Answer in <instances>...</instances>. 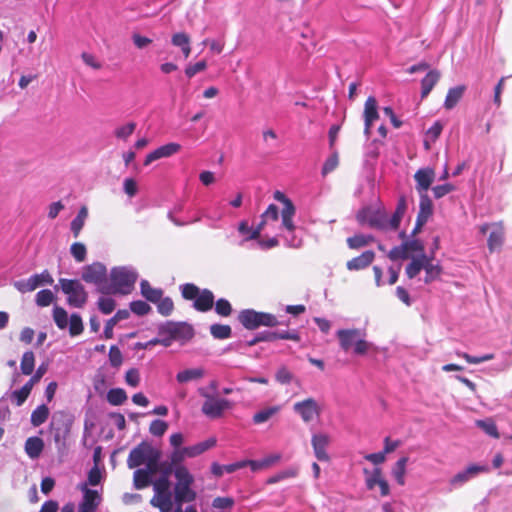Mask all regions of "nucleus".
I'll use <instances>...</instances> for the list:
<instances>
[{
	"label": "nucleus",
	"mask_w": 512,
	"mask_h": 512,
	"mask_svg": "<svg viewBox=\"0 0 512 512\" xmlns=\"http://www.w3.org/2000/svg\"><path fill=\"white\" fill-rule=\"evenodd\" d=\"M238 320L248 330H255L260 326L275 327L279 324L275 315L267 312H258L253 309L240 311Z\"/></svg>",
	"instance_id": "39448f33"
},
{
	"label": "nucleus",
	"mask_w": 512,
	"mask_h": 512,
	"mask_svg": "<svg viewBox=\"0 0 512 512\" xmlns=\"http://www.w3.org/2000/svg\"><path fill=\"white\" fill-rule=\"evenodd\" d=\"M375 259V253L372 250H366L359 256H356L346 263L349 271H359L369 267Z\"/></svg>",
	"instance_id": "f3484780"
},
{
	"label": "nucleus",
	"mask_w": 512,
	"mask_h": 512,
	"mask_svg": "<svg viewBox=\"0 0 512 512\" xmlns=\"http://www.w3.org/2000/svg\"><path fill=\"white\" fill-rule=\"evenodd\" d=\"M151 452H153V448L151 447V445L148 444L147 442H141L130 451L127 459L128 467H139L140 465L145 463Z\"/></svg>",
	"instance_id": "ddd939ff"
},
{
	"label": "nucleus",
	"mask_w": 512,
	"mask_h": 512,
	"mask_svg": "<svg viewBox=\"0 0 512 512\" xmlns=\"http://www.w3.org/2000/svg\"><path fill=\"white\" fill-rule=\"evenodd\" d=\"M141 295L149 302L156 304L164 292L161 288H154L147 280H142L140 283Z\"/></svg>",
	"instance_id": "4be33fe9"
},
{
	"label": "nucleus",
	"mask_w": 512,
	"mask_h": 512,
	"mask_svg": "<svg viewBox=\"0 0 512 512\" xmlns=\"http://www.w3.org/2000/svg\"><path fill=\"white\" fill-rule=\"evenodd\" d=\"M379 118L378 105L375 97L370 96L366 99L364 104V122L373 124Z\"/></svg>",
	"instance_id": "bb28decb"
},
{
	"label": "nucleus",
	"mask_w": 512,
	"mask_h": 512,
	"mask_svg": "<svg viewBox=\"0 0 512 512\" xmlns=\"http://www.w3.org/2000/svg\"><path fill=\"white\" fill-rule=\"evenodd\" d=\"M153 489L155 493L170 492V480L165 476H160L153 482Z\"/></svg>",
	"instance_id": "e2e57ef3"
},
{
	"label": "nucleus",
	"mask_w": 512,
	"mask_h": 512,
	"mask_svg": "<svg viewBox=\"0 0 512 512\" xmlns=\"http://www.w3.org/2000/svg\"><path fill=\"white\" fill-rule=\"evenodd\" d=\"M54 299L55 296L51 290L43 289L36 294L35 301L39 307H47L54 301Z\"/></svg>",
	"instance_id": "de8ad7c7"
},
{
	"label": "nucleus",
	"mask_w": 512,
	"mask_h": 512,
	"mask_svg": "<svg viewBox=\"0 0 512 512\" xmlns=\"http://www.w3.org/2000/svg\"><path fill=\"white\" fill-rule=\"evenodd\" d=\"M174 476L177 480L174 486V497L178 505L185 502H193L197 494L191 489L194 483V477L185 466H178L174 470Z\"/></svg>",
	"instance_id": "7ed1b4c3"
},
{
	"label": "nucleus",
	"mask_w": 512,
	"mask_h": 512,
	"mask_svg": "<svg viewBox=\"0 0 512 512\" xmlns=\"http://www.w3.org/2000/svg\"><path fill=\"white\" fill-rule=\"evenodd\" d=\"M160 453L153 449V452L148 456L147 462H146V471H149L151 475L158 472V469L160 468L159 463Z\"/></svg>",
	"instance_id": "603ef678"
},
{
	"label": "nucleus",
	"mask_w": 512,
	"mask_h": 512,
	"mask_svg": "<svg viewBox=\"0 0 512 512\" xmlns=\"http://www.w3.org/2000/svg\"><path fill=\"white\" fill-rule=\"evenodd\" d=\"M388 258L392 261L409 258V255L406 253L404 244L402 243L399 246L393 247L388 253Z\"/></svg>",
	"instance_id": "69168bd1"
},
{
	"label": "nucleus",
	"mask_w": 512,
	"mask_h": 512,
	"mask_svg": "<svg viewBox=\"0 0 512 512\" xmlns=\"http://www.w3.org/2000/svg\"><path fill=\"white\" fill-rule=\"evenodd\" d=\"M49 416V409L45 404L38 406L31 413V424L34 427H38L46 422Z\"/></svg>",
	"instance_id": "c9c22d12"
},
{
	"label": "nucleus",
	"mask_w": 512,
	"mask_h": 512,
	"mask_svg": "<svg viewBox=\"0 0 512 512\" xmlns=\"http://www.w3.org/2000/svg\"><path fill=\"white\" fill-rule=\"evenodd\" d=\"M137 274L125 267H115L110 272V294H128L134 287Z\"/></svg>",
	"instance_id": "20e7f679"
},
{
	"label": "nucleus",
	"mask_w": 512,
	"mask_h": 512,
	"mask_svg": "<svg viewBox=\"0 0 512 512\" xmlns=\"http://www.w3.org/2000/svg\"><path fill=\"white\" fill-rule=\"evenodd\" d=\"M43 449L44 441L40 437H29L25 442V452L31 459L38 458Z\"/></svg>",
	"instance_id": "a878e982"
},
{
	"label": "nucleus",
	"mask_w": 512,
	"mask_h": 512,
	"mask_svg": "<svg viewBox=\"0 0 512 512\" xmlns=\"http://www.w3.org/2000/svg\"><path fill=\"white\" fill-rule=\"evenodd\" d=\"M425 253L412 258V261L406 266L405 273L409 279L415 278L424 266Z\"/></svg>",
	"instance_id": "473e14b6"
},
{
	"label": "nucleus",
	"mask_w": 512,
	"mask_h": 512,
	"mask_svg": "<svg viewBox=\"0 0 512 512\" xmlns=\"http://www.w3.org/2000/svg\"><path fill=\"white\" fill-rule=\"evenodd\" d=\"M293 410L300 415L305 423L311 422L321 414V407L312 397L296 402L293 405Z\"/></svg>",
	"instance_id": "9d476101"
},
{
	"label": "nucleus",
	"mask_w": 512,
	"mask_h": 512,
	"mask_svg": "<svg viewBox=\"0 0 512 512\" xmlns=\"http://www.w3.org/2000/svg\"><path fill=\"white\" fill-rule=\"evenodd\" d=\"M489 468L485 465H476L472 464L468 466L464 471L458 472L456 475H454L451 480V485H459L467 482L471 477L483 473L488 472Z\"/></svg>",
	"instance_id": "a211bd4d"
},
{
	"label": "nucleus",
	"mask_w": 512,
	"mask_h": 512,
	"mask_svg": "<svg viewBox=\"0 0 512 512\" xmlns=\"http://www.w3.org/2000/svg\"><path fill=\"white\" fill-rule=\"evenodd\" d=\"M61 290L67 295L68 305L75 308H82L88 299L85 287L76 279H59Z\"/></svg>",
	"instance_id": "423d86ee"
},
{
	"label": "nucleus",
	"mask_w": 512,
	"mask_h": 512,
	"mask_svg": "<svg viewBox=\"0 0 512 512\" xmlns=\"http://www.w3.org/2000/svg\"><path fill=\"white\" fill-rule=\"evenodd\" d=\"M466 87L464 85L456 86L453 88H450L447 92L445 101H444V107L447 110L453 109L460 99L462 98Z\"/></svg>",
	"instance_id": "cd10ccee"
},
{
	"label": "nucleus",
	"mask_w": 512,
	"mask_h": 512,
	"mask_svg": "<svg viewBox=\"0 0 512 512\" xmlns=\"http://www.w3.org/2000/svg\"><path fill=\"white\" fill-rule=\"evenodd\" d=\"M109 361L116 368L120 367L123 362L122 353L116 345H112L109 349Z\"/></svg>",
	"instance_id": "680f3d73"
},
{
	"label": "nucleus",
	"mask_w": 512,
	"mask_h": 512,
	"mask_svg": "<svg viewBox=\"0 0 512 512\" xmlns=\"http://www.w3.org/2000/svg\"><path fill=\"white\" fill-rule=\"evenodd\" d=\"M70 252L77 262H83L86 259L87 250L83 243L75 242L70 247Z\"/></svg>",
	"instance_id": "5fc2aeb1"
},
{
	"label": "nucleus",
	"mask_w": 512,
	"mask_h": 512,
	"mask_svg": "<svg viewBox=\"0 0 512 512\" xmlns=\"http://www.w3.org/2000/svg\"><path fill=\"white\" fill-rule=\"evenodd\" d=\"M363 472L366 476L365 484L368 490H373L375 486H378L382 497L389 495L390 487L388 482L382 477L381 468L376 467L371 472L368 469H364Z\"/></svg>",
	"instance_id": "9b49d317"
},
{
	"label": "nucleus",
	"mask_w": 512,
	"mask_h": 512,
	"mask_svg": "<svg viewBox=\"0 0 512 512\" xmlns=\"http://www.w3.org/2000/svg\"><path fill=\"white\" fill-rule=\"evenodd\" d=\"M206 68H207V62L205 60H202L193 65H188L185 68V74L188 78H192L197 73L204 71Z\"/></svg>",
	"instance_id": "774afa93"
},
{
	"label": "nucleus",
	"mask_w": 512,
	"mask_h": 512,
	"mask_svg": "<svg viewBox=\"0 0 512 512\" xmlns=\"http://www.w3.org/2000/svg\"><path fill=\"white\" fill-rule=\"evenodd\" d=\"M457 356L465 359L469 364H479L482 362H486L492 360L494 358L493 354H486L480 357L471 356L465 352H457Z\"/></svg>",
	"instance_id": "13d9d810"
},
{
	"label": "nucleus",
	"mask_w": 512,
	"mask_h": 512,
	"mask_svg": "<svg viewBox=\"0 0 512 512\" xmlns=\"http://www.w3.org/2000/svg\"><path fill=\"white\" fill-rule=\"evenodd\" d=\"M98 308L103 314H110L114 311L116 303L112 298L101 297L98 300Z\"/></svg>",
	"instance_id": "bf43d9fd"
},
{
	"label": "nucleus",
	"mask_w": 512,
	"mask_h": 512,
	"mask_svg": "<svg viewBox=\"0 0 512 512\" xmlns=\"http://www.w3.org/2000/svg\"><path fill=\"white\" fill-rule=\"evenodd\" d=\"M150 503L157 507L160 512H171L173 508L171 492L155 493Z\"/></svg>",
	"instance_id": "5701e85b"
},
{
	"label": "nucleus",
	"mask_w": 512,
	"mask_h": 512,
	"mask_svg": "<svg viewBox=\"0 0 512 512\" xmlns=\"http://www.w3.org/2000/svg\"><path fill=\"white\" fill-rule=\"evenodd\" d=\"M158 335H170L173 341L186 343L194 337V328L186 322L167 321L158 327Z\"/></svg>",
	"instance_id": "6e6552de"
},
{
	"label": "nucleus",
	"mask_w": 512,
	"mask_h": 512,
	"mask_svg": "<svg viewBox=\"0 0 512 512\" xmlns=\"http://www.w3.org/2000/svg\"><path fill=\"white\" fill-rule=\"evenodd\" d=\"M332 154L326 159L322 167V175L326 176L330 172L334 171L339 164V157L337 150H331Z\"/></svg>",
	"instance_id": "49530a36"
},
{
	"label": "nucleus",
	"mask_w": 512,
	"mask_h": 512,
	"mask_svg": "<svg viewBox=\"0 0 512 512\" xmlns=\"http://www.w3.org/2000/svg\"><path fill=\"white\" fill-rule=\"evenodd\" d=\"M88 216V209L86 206H82L78 211L77 216L71 222V231L73 236L77 238L85 224V220Z\"/></svg>",
	"instance_id": "7c9ffc66"
},
{
	"label": "nucleus",
	"mask_w": 512,
	"mask_h": 512,
	"mask_svg": "<svg viewBox=\"0 0 512 512\" xmlns=\"http://www.w3.org/2000/svg\"><path fill=\"white\" fill-rule=\"evenodd\" d=\"M454 190L455 186L450 183L437 185L432 188L433 195L436 199H440Z\"/></svg>",
	"instance_id": "0e129e2a"
},
{
	"label": "nucleus",
	"mask_w": 512,
	"mask_h": 512,
	"mask_svg": "<svg viewBox=\"0 0 512 512\" xmlns=\"http://www.w3.org/2000/svg\"><path fill=\"white\" fill-rule=\"evenodd\" d=\"M275 379L281 384H289L293 379V374L287 367L281 366L275 374Z\"/></svg>",
	"instance_id": "338daca9"
},
{
	"label": "nucleus",
	"mask_w": 512,
	"mask_h": 512,
	"mask_svg": "<svg viewBox=\"0 0 512 512\" xmlns=\"http://www.w3.org/2000/svg\"><path fill=\"white\" fill-rule=\"evenodd\" d=\"M130 310L138 316H144L149 314L152 308L145 301L137 300L130 303Z\"/></svg>",
	"instance_id": "864d4df0"
},
{
	"label": "nucleus",
	"mask_w": 512,
	"mask_h": 512,
	"mask_svg": "<svg viewBox=\"0 0 512 512\" xmlns=\"http://www.w3.org/2000/svg\"><path fill=\"white\" fill-rule=\"evenodd\" d=\"M491 232L487 240V246L490 252H494L502 247L504 242V227L501 223H492Z\"/></svg>",
	"instance_id": "6ab92c4d"
},
{
	"label": "nucleus",
	"mask_w": 512,
	"mask_h": 512,
	"mask_svg": "<svg viewBox=\"0 0 512 512\" xmlns=\"http://www.w3.org/2000/svg\"><path fill=\"white\" fill-rule=\"evenodd\" d=\"M299 474V469L297 467H289L283 471H280L276 473L275 475L269 477L267 479V484H275L277 482H280L282 480L288 479V478H295Z\"/></svg>",
	"instance_id": "58836bf2"
},
{
	"label": "nucleus",
	"mask_w": 512,
	"mask_h": 512,
	"mask_svg": "<svg viewBox=\"0 0 512 512\" xmlns=\"http://www.w3.org/2000/svg\"><path fill=\"white\" fill-rule=\"evenodd\" d=\"M330 436L325 433L313 434L311 438V444L314 450L315 457L322 462H329L330 456L326 451V448L330 444Z\"/></svg>",
	"instance_id": "4468645a"
},
{
	"label": "nucleus",
	"mask_w": 512,
	"mask_h": 512,
	"mask_svg": "<svg viewBox=\"0 0 512 512\" xmlns=\"http://www.w3.org/2000/svg\"><path fill=\"white\" fill-rule=\"evenodd\" d=\"M416 190L419 194H427L428 189L435 179V172L432 168L418 169L414 174Z\"/></svg>",
	"instance_id": "dca6fc26"
},
{
	"label": "nucleus",
	"mask_w": 512,
	"mask_h": 512,
	"mask_svg": "<svg viewBox=\"0 0 512 512\" xmlns=\"http://www.w3.org/2000/svg\"><path fill=\"white\" fill-rule=\"evenodd\" d=\"M420 201H419V212L417 215V218H420V221L425 220L428 221V219L433 214V203L428 194H419Z\"/></svg>",
	"instance_id": "c756f323"
},
{
	"label": "nucleus",
	"mask_w": 512,
	"mask_h": 512,
	"mask_svg": "<svg viewBox=\"0 0 512 512\" xmlns=\"http://www.w3.org/2000/svg\"><path fill=\"white\" fill-rule=\"evenodd\" d=\"M408 460V457H401L400 459L397 460L392 470V474L396 482L401 486L405 484L406 465L408 463Z\"/></svg>",
	"instance_id": "f704fd0d"
},
{
	"label": "nucleus",
	"mask_w": 512,
	"mask_h": 512,
	"mask_svg": "<svg viewBox=\"0 0 512 512\" xmlns=\"http://www.w3.org/2000/svg\"><path fill=\"white\" fill-rule=\"evenodd\" d=\"M167 429L168 423L160 419L153 420L149 426V432L157 437L163 436Z\"/></svg>",
	"instance_id": "4d7b16f0"
},
{
	"label": "nucleus",
	"mask_w": 512,
	"mask_h": 512,
	"mask_svg": "<svg viewBox=\"0 0 512 512\" xmlns=\"http://www.w3.org/2000/svg\"><path fill=\"white\" fill-rule=\"evenodd\" d=\"M214 305V294L209 289H203L193 303V307L199 312H207Z\"/></svg>",
	"instance_id": "aec40b11"
},
{
	"label": "nucleus",
	"mask_w": 512,
	"mask_h": 512,
	"mask_svg": "<svg viewBox=\"0 0 512 512\" xmlns=\"http://www.w3.org/2000/svg\"><path fill=\"white\" fill-rule=\"evenodd\" d=\"M336 335L341 349L345 352L353 349L356 355H364L371 347V344L365 340L366 333L363 330L340 329Z\"/></svg>",
	"instance_id": "f03ea898"
},
{
	"label": "nucleus",
	"mask_w": 512,
	"mask_h": 512,
	"mask_svg": "<svg viewBox=\"0 0 512 512\" xmlns=\"http://www.w3.org/2000/svg\"><path fill=\"white\" fill-rule=\"evenodd\" d=\"M210 333L215 339H227L232 334V329L229 325L213 324L210 326Z\"/></svg>",
	"instance_id": "a19ab883"
},
{
	"label": "nucleus",
	"mask_w": 512,
	"mask_h": 512,
	"mask_svg": "<svg viewBox=\"0 0 512 512\" xmlns=\"http://www.w3.org/2000/svg\"><path fill=\"white\" fill-rule=\"evenodd\" d=\"M151 474L144 469H137L133 475L134 487L138 490L148 487L152 483Z\"/></svg>",
	"instance_id": "2f4dec72"
},
{
	"label": "nucleus",
	"mask_w": 512,
	"mask_h": 512,
	"mask_svg": "<svg viewBox=\"0 0 512 512\" xmlns=\"http://www.w3.org/2000/svg\"><path fill=\"white\" fill-rule=\"evenodd\" d=\"M135 129H136V123L135 122H129V123L123 125V126H120V127L116 128L115 131H114V135L118 139L127 140L128 137H130L133 134Z\"/></svg>",
	"instance_id": "3c124183"
},
{
	"label": "nucleus",
	"mask_w": 512,
	"mask_h": 512,
	"mask_svg": "<svg viewBox=\"0 0 512 512\" xmlns=\"http://www.w3.org/2000/svg\"><path fill=\"white\" fill-rule=\"evenodd\" d=\"M35 368V355L32 351H26L20 362L22 374L31 375Z\"/></svg>",
	"instance_id": "e433bc0d"
},
{
	"label": "nucleus",
	"mask_w": 512,
	"mask_h": 512,
	"mask_svg": "<svg viewBox=\"0 0 512 512\" xmlns=\"http://www.w3.org/2000/svg\"><path fill=\"white\" fill-rule=\"evenodd\" d=\"M438 70H430L421 81V98H426L440 79Z\"/></svg>",
	"instance_id": "b1692460"
},
{
	"label": "nucleus",
	"mask_w": 512,
	"mask_h": 512,
	"mask_svg": "<svg viewBox=\"0 0 512 512\" xmlns=\"http://www.w3.org/2000/svg\"><path fill=\"white\" fill-rule=\"evenodd\" d=\"M181 295L185 300H194L198 297L201 290L193 283H186L180 286Z\"/></svg>",
	"instance_id": "a18cd8bd"
},
{
	"label": "nucleus",
	"mask_w": 512,
	"mask_h": 512,
	"mask_svg": "<svg viewBox=\"0 0 512 512\" xmlns=\"http://www.w3.org/2000/svg\"><path fill=\"white\" fill-rule=\"evenodd\" d=\"M232 407V403L227 399H219L212 397L205 400L202 405V413L212 419L220 418L223 412Z\"/></svg>",
	"instance_id": "f8f14e48"
},
{
	"label": "nucleus",
	"mask_w": 512,
	"mask_h": 512,
	"mask_svg": "<svg viewBox=\"0 0 512 512\" xmlns=\"http://www.w3.org/2000/svg\"><path fill=\"white\" fill-rule=\"evenodd\" d=\"M54 282L51 274L45 270L40 274H34L27 280H20L14 283V287L21 293L32 292L42 285H52Z\"/></svg>",
	"instance_id": "1a4fd4ad"
},
{
	"label": "nucleus",
	"mask_w": 512,
	"mask_h": 512,
	"mask_svg": "<svg viewBox=\"0 0 512 512\" xmlns=\"http://www.w3.org/2000/svg\"><path fill=\"white\" fill-rule=\"evenodd\" d=\"M407 211V200L405 195L398 199L396 209L390 219L384 209H373L364 207L356 214V219L361 225L367 224L369 227L378 230H397L401 220Z\"/></svg>",
	"instance_id": "f257e3e1"
},
{
	"label": "nucleus",
	"mask_w": 512,
	"mask_h": 512,
	"mask_svg": "<svg viewBox=\"0 0 512 512\" xmlns=\"http://www.w3.org/2000/svg\"><path fill=\"white\" fill-rule=\"evenodd\" d=\"M232 306L227 299L220 298L215 303V312L222 317H228L232 313Z\"/></svg>",
	"instance_id": "6e6d98bb"
},
{
	"label": "nucleus",
	"mask_w": 512,
	"mask_h": 512,
	"mask_svg": "<svg viewBox=\"0 0 512 512\" xmlns=\"http://www.w3.org/2000/svg\"><path fill=\"white\" fill-rule=\"evenodd\" d=\"M127 400V394L122 388H113L107 392V401L113 406H119Z\"/></svg>",
	"instance_id": "ea45409f"
},
{
	"label": "nucleus",
	"mask_w": 512,
	"mask_h": 512,
	"mask_svg": "<svg viewBox=\"0 0 512 512\" xmlns=\"http://www.w3.org/2000/svg\"><path fill=\"white\" fill-rule=\"evenodd\" d=\"M53 319L56 326L59 329H65L68 326V314L67 311L60 307L55 306L53 309Z\"/></svg>",
	"instance_id": "37998d69"
},
{
	"label": "nucleus",
	"mask_w": 512,
	"mask_h": 512,
	"mask_svg": "<svg viewBox=\"0 0 512 512\" xmlns=\"http://www.w3.org/2000/svg\"><path fill=\"white\" fill-rule=\"evenodd\" d=\"M432 259L433 257H428L425 254L423 269L425 270L424 282L426 284L438 279L442 273V267L439 264H434Z\"/></svg>",
	"instance_id": "412c9836"
},
{
	"label": "nucleus",
	"mask_w": 512,
	"mask_h": 512,
	"mask_svg": "<svg viewBox=\"0 0 512 512\" xmlns=\"http://www.w3.org/2000/svg\"><path fill=\"white\" fill-rule=\"evenodd\" d=\"M84 497L83 502L80 505V511L83 512H95V509L98 505L97 500L99 499V494L96 490L84 488Z\"/></svg>",
	"instance_id": "393cba45"
},
{
	"label": "nucleus",
	"mask_w": 512,
	"mask_h": 512,
	"mask_svg": "<svg viewBox=\"0 0 512 512\" xmlns=\"http://www.w3.org/2000/svg\"><path fill=\"white\" fill-rule=\"evenodd\" d=\"M204 376V370L202 368L186 369L176 375V380L179 383H186L191 380H198Z\"/></svg>",
	"instance_id": "72a5a7b5"
},
{
	"label": "nucleus",
	"mask_w": 512,
	"mask_h": 512,
	"mask_svg": "<svg viewBox=\"0 0 512 512\" xmlns=\"http://www.w3.org/2000/svg\"><path fill=\"white\" fill-rule=\"evenodd\" d=\"M403 244L405 246L407 255H409L411 252L419 253V255L424 253V245L419 239L404 241Z\"/></svg>",
	"instance_id": "052dcab7"
},
{
	"label": "nucleus",
	"mask_w": 512,
	"mask_h": 512,
	"mask_svg": "<svg viewBox=\"0 0 512 512\" xmlns=\"http://www.w3.org/2000/svg\"><path fill=\"white\" fill-rule=\"evenodd\" d=\"M82 279L87 283H93L97 286L98 292L109 295L111 289L107 282V269L104 264L94 262L83 268Z\"/></svg>",
	"instance_id": "0eeeda50"
},
{
	"label": "nucleus",
	"mask_w": 512,
	"mask_h": 512,
	"mask_svg": "<svg viewBox=\"0 0 512 512\" xmlns=\"http://www.w3.org/2000/svg\"><path fill=\"white\" fill-rule=\"evenodd\" d=\"M295 211V206L289 205L288 207H284L281 212L282 226L289 232H294L295 230V225L293 222Z\"/></svg>",
	"instance_id": "4c0bfd02"
},
{
	"label": "nucleus",
	"mask_w": 512,
	"mask_h": 512,
	"mask_svg": "<svg viewBox=\"0 0 512 512\" xmlns=\"http://www.w3.org/2000/svg\"><path fill=\"white\" fill-rule=\"evenodd\" d=\"M476 425L489 436L498 439L500 437L497 426L492 419L477 420Z\"/></svg>",
	"instance_id": "79ce46f5"
},
{
	"label": "nucleus",
	"mask_w": 512,
	"mask_h": 512,
	"mask_svg": "<svg viewBox=\"0 0 512 512\" xmlns=\"http://www.w3.org/2000/svg\"><path fill=\"white\" fill-rule=\"evenodd\" d=\"M277 412H278V407H269V408L263 409L254 414L253 422L255 424H262V423L268 421Z\"/></svg>",
	"instance_id": "8fccbe9b"
},
{
	"label": "nucleus",
	"mask_w": 512,
	"mask_h": 512,
	"mask_svg": "<svg viewBox=\"0 0 512 512\" xmlns=\"http://www.w3.org/2000/svg\"><path fill=\"white\" fill-rule=\"evenodd\" d=\"M180 150H181V145L178 143H175V142H171V143L165 144L163 146H160L157 149H155L154 151L147 154V156L144 160V165L148 166L152 162H154L158 159L170 157V156L178 153Z\"/></svg>",
	"instance_id": "2eb2a0df"
},
{
	"label": "nucleus",
	"mask_w": 512,
	"mask_h": 512,
	"mask_svg": "<svg viewBox=\"0 0 512 512\" xmlns=\"http://www.w3.org/2000/svg\"><path fill=\"white\" fill-rule=\"evenodd\" d=\"M157 311L162 316H169L174 311V302L170 297H161L157 303Z\"/></svg>",
	"instance_id": "09e8293b"
},
{
	"label": "nucleus",
	"mask_w": 512,
	"mask_h": 512,
	"mask_svg": "<svg viewBox=\"0 0 512 512\" xmlns=\"http://www.w3.org/2000/svg\"><path fill=\"white\" fill-rule=\"evenodd\" d=\"M374 241V236L364 234H355L346 239L347 246L352 250L361 249L369 245L370 243H373Z\"/></svg>",
	"instance_id": "c85d7f7f"
},
{
	"label": "nucleus",
	"mask_w": 512,
	"mask_h": 512,
	"mask_svg": "<svg viewBox=\"0 0 512 512\" xmlns=\"http://www.w3.org/2000/svg\"><path fill=\"white\" fill-rule=\"evenodd\" d=\"M84 326L79 314L73 313L69 319V333L72 337L78 336L83 332Z\"/></svg>",
	"instance_id": "c03bdc74"
}]
</instances>
